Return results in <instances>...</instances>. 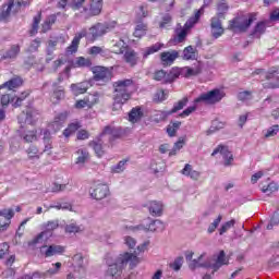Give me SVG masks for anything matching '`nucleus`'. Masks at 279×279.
Returning <instances> with one entry per match:
<instances>
[{
    "label": "nucleus",
    "instance_id": "c9c22d12",
    "mask_svg": "<svg viewBox=\"0 0 279 279\" xmlns=\"http://www.w3.org/2000/svg\"><path fill=\"white\" fill-rule=\"evenodd\" d=\"M0 217H4L7 219L5 223L0 222V228L2 230H5L7 226H10V219L14 217V210L13 209H0Z\"/></svg>",
    "mask_w": 279,
    "mask_h": 279
},
{
    "label": "nucleus",
    "instance_id": "79ce46f5",
    "mask_svg": "<svg viewBox=\"0 0 279 279\" xmlns=\"http://www.w3.org/2000/svg\"><path fill=\"white\" fill-rule=\"evenodd\" d=\"M145 34H147V24L137 23L135 26V32L133 33L135 38H143V36H145Z\"/></svg>",
    "mask_w": 279,
    "mask_h": 279
},
{
    "label": "nucleus",
    "instance_id": "f257e3e1",
    "mask_svg": "<svg viewBox=\"0 0 279 279\" xmlns=\"http://www.w3.org/2000/svg\"><path fill=\"white\" fill-rule=\"evenodd\" d=\"M113 110H121L124 104L132 99L134 81L132 78L119 80L113 82Z\"/></svg>",
    "mask_w": 279,
    "mask_h": 279
},
{
    "label": "nucleus",
    "instance_id": "393cba45",
    "mask_svg": "<svg viewBox=\"0 0 279 279\" xmlns=\"http://www.w3.org/2000/svg\"><path fill=\"white\" fill-rule=\"evenodd\" d=\"M197 56H199L197 48L187 46L183 49L181 58L182 60H197Z\"/></svg>",
    "mask_w": 279,
    "mask_h": 279
},
{
    "label": "nucleus",
    "instance_id": "412c9836",
    "mask_svg": "<svg viewBox=\"0 0 279 279\" xmlns=\"http://www.w3.org/2000/svg\"><path fill=\"white\" fill-rule=\"evenodd\" d=\"M182 175H185L186 178H191V180H199L202 172L197 170H193V166L191 163H186L184 168L181 170Z\"/></svg>",
    "mask_w": 279,
    "mask_h": 279
},
{
    "label": "nucleus",
    "instance_id": "ddd939ff",
    "mask_svg": "<svg viewBox=\"0 0 279 279\" xmlns=\"http://www.w3.org/2000/svg\"><path fill=\"white\" fill-rule=\"evenodd\" d=\"M264 75L267 80V82L264 83V88H279L278 71L270 70L266 72Z\"/></svg>",
    "mask_w": 279,
    "mask_h": 279
},
{
    "label": "nucleus",
    "instance_id": "864d4df0",
    "mask_svg": "<svg viewBox=\"0 0 279 279\" xmlns=\"http://www.w3.org/2000/svg\"><path fill=\"white\" fill-rule=\"evenodd\" d=\"M82 226H77V223L72 222L70 225H66L65 232L69 234H77V232H82Z\"/></svg>",
    "mask_w": 279,
    "mask_h": 279
},
{
    "label": "nucleus",
    "instance_id": "8fccbe9b",
    "mask_svg": "<svg viewBox=\"0 0 279 279\" xmlns=\"http://www.w3.org/2000/svg\"><path fill=\"white\" fill-rule=\"evenodd\" d=\"M88 108H93L96 104H99V93L89 94L85 97Z\"/></svg>",
    "mask_w": 279,
    "mask_h": 279
},
{
    "label": "nucleus",
    "instance_id": "f8f14e48",
    "mask_svg": "<svg viewBox=\"0 0 279 279\" xmlns=\"http://www.w3.org/2000/svg\"><path fill=\"white\" fill-rule=\"evenodd\" d=\"M40 254L41 256H45V258H50L51 256H57V254H64V246L62 245H45L40 247Z\"/></svg>",
    "mask_w": 279,
    "mask_h": 279
},
{
    "label": "nucleus",
    "instance_id": "338daca9",
    "mask_svg": "<svg viewBox=\"0 0 279 279\" xmlns=\"http://www.w3.org/2000/svg\"><path fill=\"white\" fill-rule=\"evenodd\" d=\"M126 162L128 161H125V160L119 161V163L112 168L113 173H121V172L125 171Z\"/></svg>",
    "mask_w": 279,
    "mask_h": 279
},
{
    "label": "nucleus",
    "instance_id": "4d7b16f0",
    "mask_svg": "<svg viewBox=\"0 0 279 279\" xmlns=\"http://www.w3.org/2000/svg\"><path fill=\"white\" fill-rule=\"evenodd\" d=\"M154 101L155 104H160L167 99V93L165 90L160 89L154 95Z\"/></svg>",
    "mask_w": 279,
    "mask_h": 279
},
{
    "label": "nucleus",
    "instance_id": "a18cd8bd",
    "mask_svg": "<svg viewBox=\"0 0 279 279\" xmlns=\"http://www.w3.org/2000/svg\"><path fill=\"white\" fill-rule=\"evenodd\" d=\"M182 75V68H172L167 74V82H175Z\"/></svg>",
    "mask_w": 279,
    "mask_h": 279
},
{
    "label": "nucleus",
    "instance_id": "72a5a7b5",
    "mask_svg": "<svg viewBox=\"0 0 279 279\" xmlns=\"http://www.w3.org/2000/svg\"><path fill=\"white\" fill-rule=\"evenodd\" d=\"M71 90H72L73 95H75V96L84 95V93H86V90H88V83L83 82V83L72 84Z\"/></svg>",
    "mask_w": 279,
    "mask_h": 279
},
{
    "label": "nucleus",
    "instance_id": "49530a36",
    "mask_svg": "<svg viewBox=\"0 0 279 279\" xmlns=\"http://www.w3.org/2000/svg\"><path fill=\"white\" fill-rule=\"evenodd\" d=\"M110 135V136H119V129L112 126V125H107L102 130V133L100 134V138H104V136Z\"/></svg>",
    "mask_w": 279,
    "mask_h": 279
},
{
    "label": "nucleus",
    "instance_id": "37998d69",
    "mask_svg": "<svg viewBox=\"0 0 279 279\" xmlns=\"http://www.w3.org/2000/svg\"><path fill=\"white\" fill-rule=\"evenodd\" d=\"M64 121H66V113H58L54 117L53 122L50 124V128H57V130H60V126Z\"/></svg>",
    "mask_w": 279,
    "mask_h": 279
},
{
    "label": "nucleus",
    "instance_id": "774afa93",
    "mask_svg": "<svg viewBox=\"0 0 279 279\" xmlns=\"http://www.w3.org/2000/svg\"><path fill=\"white\" fill-rule=\"evenodd\" d=\"M90 137V134L86 130H81L76 134L77 141H87Z\"/></svg>",
    "mask_w": 279,
    "mask_h": 279
},
{
    "label": "nucleus",
    "instance_id": "9b49d317",
    "mask_svg": "<svg viewBox=\"0 0 279 279\" xmlns=\"http://www.w3.org/2000/svg\"><path fill=\"white\" fill-rule=\"evenodd\" d=\"M88 36V32L84 28L81 32L76 33L71 45L66 48V53L73 56V53H77V49H80V40L82 38H86Z\"/></svg>",
    "mask_w": 279,
    "mask_h": 279
},
{
    "label": "nucleus",
    "instance_id": "3c124183",
    "mask_svg": "<svg viewBox=\"0 0 279 279\" xmlns=\"http://www.w3.org/2000/svg\"><path fill=\"white\" fill-rule=\"evenodd\" d=\"M40 16L41 14L38 13L34 20H33V25L32 28L29 31L31 36H36V34H38V25H40Z\"/></svg>",
    "mask_w": 279,
    "mask_h": 279
},
{
    "label": "nucleus",
    "instance_id": "f03ea898",
    "mask_svg": "<svg viewBox=\"0 0 279 279\" xmlns=\"http://www.w3.org/2000/svg\"><path fill=\"white\" fill-rule=\"evenodd\" d=\"M128 263L130 264L131 269H134L138 264V253L124 252L120 254L117 257L116 263L108 266L106 275L111 278H121L123 269L128 267Z\"/></svg>",
    "mask_w": 279,
    "mask_h": 279
},
{
    "label": "nucleus",
    "instance_id": "4c0bfd02",
    "mask_svg": "<svg viewBox=\"0 0 279 279\" xmlns=\"http://www.w3.org/2000/svg\"><path fill=\"white\" fill-rule=\"evenodd\" d=\"M87 53L93 57L101 56L102 58H106V56H108V50L104 49V47L93 46L88 48Z\"/></svg>",
    "mask_w": 279,
    "mask_h": 279
},
{
    "label": "nucleus",
    "instance_id": "9d476101",
    "mask_svg": "<svg viewBox=\"0 0 279 279\" xmlns=\"http://www.w3.org/2000/svg\"><path fill=\"white\" fill-rule=\"evenodd\" d=\"M93 73L95 82L108 84L112 80V71L106 66H95L93 68Z\"/></svg>",
    "mask_w": 279,
    "mask_h": 279
},
{
    "label": "nucleus",
    "instance_id": "c85d7f7f",
    "mask_svg": "<svg viewBox=\"0 0 279 279\" xmlns=\"http://www.w3.org/2000/svg\"><path fill=\"white\" fill-rule=\"evenodd\" d=\"M71 66L73 69H84V68L93 66V61H90V59L88 58L77 57L75 61L72 62Z\"/></svg>",
    "mask_w": 279,
    "mask_h": 279
},
{
    "label": "nucleus",
    "instance_id": "c756f323",
    "mask_svg": "<svg viewBox=\"0 0 279 279\" xmlns=\"http://www.w3.org/2000/svg\"><path fill=\"white\" fill-rule=\"evenodd\" d=\"M148 210L153 217H160V215H162V203L151 201L148 204Z\"/></svg>",
    "mask_w": 279,
    "mask_h": 279
},
{
    "label": "nucleus",
    "instance_id": "7ed1b4c3",
    "mask_svg": "<svg viewBox=\"0 0 279 279\" xmlns=\"http://www.w3.org/2000/svg\"><path fill=\"white\" fill-rule=\"evenodd\" d=\"M202 258H204V254H202L197 259H193L190 263V269L194 270L199 267H210L215 271H219L223 265H228V258L226 257V252L220 251L217 256H214L213 259L206 263H202Z\"/></svg>",
    "mask_w": 279,
    "mask_h": 279
},
{
    "label": "nucleus",
    "instance_id": "1a4fd4ad",
    "mask_svg": "<svg viewBox=\"0 0 279 279\" xmlns=\"http://www.w3.org/2000/svg\"><path fill=\"white\" fill-rule=\"evenodd\" d=\"M104 8V0H90L89 8H83L81 13H83L84 19H90V16H99Z\"/></svg>",
    "mask_w": 279,
    "mask_h": 279
},
{
    "label": "nucleus",
    "instance_id": "de8ad7c7",
    "mask_svg": "<svg viewBox=\"0 0 279 279\" xmlns=\"http://www.w3.org/2000/svg\"><path fill=\"white\" fill-rule=\"evenodd\" d=\"M53 268H50L45 271L46 278H51V276H56V274H60V269H62V263L57 262L52 264Z\"/></svg>",
    "mask_w": 279,
    "mask_h": 279
},
{
    "label": "nucleus",
    "instance_id": "6e6552de",
    "mask_svg": "<svg viewBox=\"0 0 279 279\" xmlns=\"http://www.w3.org/2000/svg\"><path fill=\"white\" fill-rule=\"evenodd\" d=\"M112 29V26L108 23H97L96 25L89 28L88 38L89 40H97V38H101V36H106L108 32Z\"/></svg>",
    "mask_w": 279,
    "mask_h": 279
},
{
    "label": "nucleus",
    "instance_id": "a19ab883",
    "mask_svg": "<svg viewBox=\"0 0 279 279\" xmlns=\"http://www.w3.org/2000/svg\"><path fill=\"white\" fill-rule=\"evenodd\" d=\"M26 154H27L29 160H34V158H36L38 160V158H40V156H43V150H40V149H38V147L32 145L26 150Z\"/></svg>",
    "mask_w": 279,
    "mask_h": 279
},
{
    "label": "nucleus",
    "instance_id": "f3484780",
    "mask_svg": "<svg viewBox=\"0 0 279 279\" xmlns=\"http://www.w3.org/2000/svg\"><path fill=\"white\" fill-rule=\"evenodd\" d=\"M25 118V123H28V125H32L34 123L37 122V120L40 117V112H38V110H36L34 107H28L26 109V113H23L22 116H20V119Z\"/></svg>",
    "mask_w": 279,
    "mask_h": 279
},
{
    "label": "nucleus",
    "instance_id": "bb28decb",
    "mask_svg": "<svg viewBox=\"0 0 279 279\" xmlns=\"http://www.w3.org/2000/svg\"><path fill=\"white\" fill-rule=\"evenodd\" d=\"M58 2L59 8H66V3H70L73 10H80L86 0H53Z\"/></svg>",
    "mask_w": 279,
    "mask_h": 279
},
{
    "label": "nucleus",
    "instance_id": "0eeeda50",
    "mask_svg": "<svg viewBox=\"0 0 279 279\" xmlns=\"http://www.w3.org/2000/svg\"><path fill=\"white\" fill-rule=\"evenodd\" d=\"M226 97V93L221 89H213L210 92L202 94L194 100V104H207L208 106H213L215 104H219Z\"/></svg>",
    "mask_w": 279,
    "mask_h": 279
},
{
    "label": "nucleus",
    "instance_id": "ea45409f",
    "mask_svg": "<svg viewBox=\"0 0 279 279\" xmlns=\"http://www.w3.org/2000/svg\"><path fill=\"white\" fill-rule=\"evenodd\" d=\"M82 128V124L80 122H72L68 125V128L63 131V136L65 138H69L72 134H75V131Z\"/></svg>",
    "mask_w": 279,
    "mask_h": 279
},
{
    "label": "nucleus",
    "instance_id": "0e129e2a",
    "mask_svg": "<svg viewBox=\"0 0 279 279\" xmlns=\"http://www.w3.org/2000/svg\"><path fill=\"white\" fill-rule=\"evenodd\" d=\"M265 29H266L265 22H259V23H257V25L255 26L254 35H255V36H260V34H265Z\"/></svg>",
    "mask_w": 279,
    "mask_h": 279
},
{
    "label": "nucleus",
    "instance_id": "09e8293b",
    "mask_svg": "<svg viewBox=\"0 0 279 279\" xmlns=\"http://www.w3.org/2000/svg\"><path fill=\"white\" fill-rule=\"evenodd\" d=\"M262 191L266 193V195H271V193H276L278 191V183L270 182L266 185H263Z\"/></svg>",
    "mask_w": 279,
    "mask_h": 279
},
{
    "label": "nucleus",
    "instance_id": "dca6fc26",
    "mask_svg": "<svg viewBox=\"0 0 279 279\" xmlns=\"http://www.w3.org/2000/svg\"><path fill=\"white\" fill-rule=\"evenodd\" d=\"M180 58V52L178 50L163 51L160 53V60L162 64L171 66Z\"/></svg>",
    "mask_w": 279,
    "mask_h": 279
},
{
    "label": "nucleus",
    "instance_id": "69168bd1",
    "mask_svg": "<svg viewBox=\"0 0 279 279\" xmlns=\"http://www.w3.org/2000/svg\"><path fill=\"white\" fill-rule=\"evenodd\" d=\"M69 189V184H58L53 183L52 185V193H61L62 191H66Z\"/></svg>",
    "mask_w": 279,
    "mask_h": 279
},
{
    "label": "nucleus",
    "instance_id": "7c9ffc66",
    "mask_svg": "<svg viewBox=\"0 0 279 279\" xmlns=\"http://www.w3.org/2000/svg\"><path fill=\"white\" fill-rule=\"evenodd\" d=\"M189 104V98L184 97L183 99L179 100L172 108L171 111L169 112H161V116L163 117V119H167V117H169V114H173L174 112H178L179 110H182V108H184V106H186Z\"/></svg>",
    "mask_w": 279,
    "mask_h": 279
},
{
    "label": "nucleus",
    "instance_id": "4468645a",
    "mask_svg": "<svg viewBox=\"0 0 279 279\" xmlns=\"http://www.w3.org/2000/svg\"><path fill=\"white\" fill-rule=\"evenodd\" d=\"M110 195V187L107 184H98L94 190L90 191V196L94 199H105Z\"/></svg>",
    "mask_w": 279,
    "mask_h": 279
},
{
    "label": "nucleus",
    "instance_id": "680f3d73",
    "mask_svg": "<svg viewBox=\"0 0 279 279\" xmlns=\"http://www.w3.org/2000/svg\"><path fill=\"white\" fill-rule=\"evenodd\" d=\"M182 263H184V258L178 257L177 259H174L173 263L170 264V267L174 271H180V269L182 268Z\"/></svg>",
    "mask_w": 279,
    "mask_h": 279
},
{
    "label": "nucleus",
    "instance_id": "6ab92c4d",
    "mask_svg": "<svg viewBox=\"0 0 279 279\" xmlns=\"http://www.w3.org/2000/svg\"><path fill=\"white\" fill-rule=\"evenodd\" d=\"M21 53V45L14 44L1 57V60H16Z\"/></svg>",
    "mask_w": 279,
    "mask_h": 279
},
{
    "label": "nucleus",
    "instance_id": "5fc2aeb1",
    "mask_svg": "<svg viewBox=\"0 0 279 279\" xmlns=\"http://www.w3.org/2000/svg\"><path fill=\"white\" fill-rule=\"evenodd\" d=\"M22 138L25 143H34L38 137L36 135V131H27L22 135Z\"/></svg>",
    "mask_w": 279,
    "mask_h": 279
},
{
    "label": "nucleus",
    "instance_id": "2f4dec72",
    "mask_svg": "<svg viewBox=\"0 0 279 279\" xmlns=\"http://www.w3.org/2000/svg\"><path fill=\"white\" fill-rule=\"evenodd\" d=\"M112 53H125V50L128 49V45L123 40V38H119V40H112Z\"/></svg>",
    "mask_w": 279,
    "mask_h": 279
},
{
    "label": "nucleus",
    "instance_id": "5701e85b",
    "mask_svg": "<svg viewBox=\"0 0 279 279\" xmlns=\"http://www.w3.org/2000/svg\"><path fill=\"white\" fill-rule=\"evenodd\" d=\"M210 27L211 36H214V38H219V36L223 34V26H221V20H219L218 17L211 19Z\"/></svg>",
    "mask_w": 279,
    "mask_h": 279
},
{
    "label": "nucleus",
    "instance_id": "052dcab7",
    "mask_svg": "<svg viewBox=\"0 0 279 279\" xmlns=\"http://www.w3.org/2000/svg\"><path fill=\"white\" fill-rule=\"evenodd\" d=\"M234 223H236V221L234 219L223 223L219 230V234H226L227 230H230V228H233Z\"/></svg>",
    "mask_w": 279,
    "mask_h": 279
},
{
    "label": "nucleus",
    "instance_id": "473e14b6",
    "mask_svg": "<svg viewBox=\"0 0 279 279\" xmlns=\"http://www.w3.org/2000/svg\"><path fill=\"white\" fill-rule=\"evenodd\" d=\"M143 119V109L141 107L133 108L129 113V121L131 123H138Z\"/></svg>",
    "mask_w": 279,
    "mask_h": 279
},
{
    "label": "nucleus",
    "instance_id": "cd10ccee",
    "mask_svg": "<svg viewBox=\"0 0 279 279\" xmlns=\"http://www.w3.org/2000/svg\"><path fill=\"white\" fill-rule=\"evenodd\" d=\"M123 59L126 64H130L131 66L136 65V62H138V57L136 56V52L130 48L125 49Z\"/></svg>",
    "mask_w": 279,
    "mask_h": 279
},
{
    "label": "nucleus",
    "instance_id": "bf43d9fd",
    "mask_svg": "<svg viewBox=\"0 0 279 279\" xmlns=\"http://www.w3.org/2000/svg\"><path fill=\"white\" fill-rule=\"evenodd\" d=\"M59 226H60V222L58 220L48 221L45 226L46 232L58 230Z\"/></svg>",
    "mask_w": 279,
    "mask_h": 279
},
{
    "label": "nucleus",
    "instance_id": "aec40b11",
    "mask_svg": "<svg viewBox=\"0 0 279 279\" xmlns=\"http://www.w3.org/2000/svg\"><path fill=\"white\" fill-rule=\"evenodd\" d=\"M88 145L94 149L98 158H101L106 154V150L104 149V141L101 137L89 142Z\"/></svg>",
    "mask_w": 279,
    "mask_h": 279
},
{
    "label": "nucleus",
    "instance_id": "603ef678",
    "mask_svg": "<svg viewBox=\"0 0 279 279\" xmlns=\"http://www.w3.org/2000/svg\"><path fill=\"white\" fill-rule=\"evenodd\" d=\"M56 23V16H50L41 25V32L45 34L51 29V26Z\"/></svg>",
    "mask_w": 279,
    "mask_h": 279
},
{
    "label": "nucleus",
    "instance_id": "f704fd0d",
    "mask_svg": "<svg viewBox=\"0 0 279 279\" xmlns=\"http://www.w3.org/2000/svg\"><path fill=\"white\" fill-rule=\"evenodd\" d=\"M23 85V80L21 77H14L10 81L5 82L1 85L0 88H9V90H14V88H19V86Z\"/></svg>",
    "mask_w": 279,
    "mask_h": 279
},
{
    "label": "nucleus",
    "instance_id": "58836bf2",
    "mask_svg": "<svg viewBox=\"0 0 279 279\" xmlns=\"http://www.w3.org/2000/svg\"><path fill=\"white\" fill-rule=\"evenodd\" d=\"M163 47H165V44L157 43L150 47H147L144 50L143 56L144 58H147L148 56H151V53H158V51H160Z\"/></svg>",
    "mask_w": 279,
    "mask_h": 279
},
{
    "label": "nucleus",
    "instance_id": "6e6d98bb",
    "mask_svg": "<svg viewBox=\"0 0 279 279\" xmlns=\"http://www.w3.org/2000/svg\"><path fill=\"white\" fill-rule=\"evenodd\" d=\"M221 219H223V216L219 215L217 219L214 220L208 227L209 234H213L219 228V225L221 223Z\"/></svg>",
    "mask_w": 279,
    "mask_h": 279
},
{
    "label": "nucleus",
    "instance_id": "e2e57ef3",
    "mask_svg": "<svg viewBox=\"0 0 279 279\" xmlns=\"http://www.w3.org/2000/svg\"><path fill=\"white\" fill-rule=\"evenodd\" d=\"M279 223V208L277 209V211H275L270 223L267 226V230H271L274 228V226H278Z\"/></svg>",
    "mask_w": 279,
    "mask_h": 279
},
{
    "label": "nucleus",
    "instance_id": "20e7f679",
    "mask_svg": "<svg viewBox=\"0 0 279 279\" xmlns=\"http://www.w3.org/2000/svg\"><path fill=\"white\" fill-rule=\"evenodd\" d=\"M256 16L257 13L239 15L229 22V29H232V32H246L253 21H256Z\"/></svg>",
    "mask_w": 279,
    "mask_h": 279
},
{
    "label": "nucleus",
    "instance_id": "c03bdc74",
    "mask_svg": "<svg viewBox=\"0 0 279 279\" xmlns=\"http://www.w3.org/2000/svg\"><path fill=\"white\" fill-rule=\"evenodd\" d=\"M61 99H64V89L62 87L53 90L50 101L52 104H58Z\"/></svg>",
    "mask_w": 279,
    "mask_h": 279
},
{
    "label": "nucleus",
    "instance_id": "b1692460",
    "mask_svg": "<svg viewBox=\"0 0 279 279\" xmlns=\"http://www.w3.org/2000/svg\"><path fill=\"white\" fill-rule=\"evenodd\" d=\"M76 160L75 165H86V161L90 159V153L86 148H80L75 151Z\"/></svg>",
    "mask_w": 279,
    "mask_h": 279
},
{
    "label": "nucleus",
    "instance_id": "39448f33",
    "mask_svg": "<svg viewBox=\"0 0 279 279\" xmlns=\"http://www.w3.org/2000/svg\"><path fill=\"white\" fill-rule=\"evenodd\" d=\"M32 3V0H9L7 4L2 7L0 13L1 21H8L10 14H16L22 8H27Z\"/></svg>",
    "mask_w": 279,
    "mask_h": 279
},
{
    "label": "nucleus",
    "instance_id": "13d9d810",
    "mask_svg": "<svg viewBox=\"0 0 279 279\" xmlns=\"http://www.w3.org/2000/svg\"><path fill=\"white\" fill-rule=\"evenodd\" d=\"M252 98H253L252 92H250V90L240 92L238 94V99L240 101H250V100H252Z\"/></svg>",
    "mask_w": 279,
    "mask_h": 279
},
{
    "label": "nucleus",
    "instance_id": "a211bd4d",
    "mask_svg": "<svg viewBox=\"0 0 279 279\" xmlns=\"http://www.w3.org/2000/svg\"><path fill=\"white\" fill-rule=\"evenodd\" d=\"M72 265L74 269H77V271H86V267H88V260L84 259V255L77 253L72 257Z\"/></svg>",
    "mask_w": 279,
    "mask_h": 279
},
{
    "label": "nucleus",
    "instance_id": "a878e982",
    "mask_svg": "<svg viewBox=\"0 0 279 279\" xmlns=\"http://www.w3.org/2000/svg\"><path fill=\"white\" fill-rule=\"evenodd\" d=\"M199 73H202L201 63H197L193 68H190V66L182 68V77H193L195 75H199Z\"/></svg>",
    "mask_w": 279,
    "mask_h": 279
},
{
    "label": "nucleus",
    "instance_id": "e433bc0d",
    "mask_svg": "<svg viewBox=\"0 0 279 279\" xmlns=\"http://www.w3.org/2000/svg\"><path fill=\"white\" fill-rule=\"evenodd\" d=\"M165 228V222H162L161 220H154L148 225L146 230H148L149 232H162Z\"/></svg>",
    "mask_w": 279,
    "mask_h": 279
},
{
    "label": "nucleus",
    "instance_id": "4be33fe9",
    "mask_svg": "<svg viewBox=\"0 0 279 279\" xmlns=\"http://www.w3.org/2000/svg\"><path fill=\"white\" fill-rule=\"evenodd\" d=\"M44 149H41L43 154L48 153L51 154V149H53V141L51 137V132L48 130L44 131L43 137Z\"/></svg>",
    "mask_w": 279,
    "mask_h": 279
},
{
    "label": "nucleus",
    "instance_id": "423d86ee",
    "mask_svg": "<svg viewBox=\"0 0 279 279\" xmlns=\"http://www.w3.org/2000/svg\"><path fill=\"white\" fill-rule=\"evenodd\" d=\"M204 14V8H201L198 11L195 12V15L191 17L186 23L185 27L177 31V36L174 37V43L179 45L180 43H184L186 40V36H189V29L195 25L202 15Z\"/></svg>",
    "mask_w": 279,
    "mask_h": 279
},
{
    "label": "nucleus",
    "instance_id": "2eb2a0df",
    "mask_svg": "<svg viewBox=\"0 0 279 279\" xmlns=\"http://www.w3.org/2000/svg\"><path fill=\"white\" fill-rule=\"evenodd\" d=\"M217 154H221V156L225 159V167H230L232 165V160H234V157L232 156V153L228 150V147L226 146H218L213 153L211 156H217Z\"/></svg>",
    "mask_w": 279,
    "mask_h": 279
}]
</instances>
